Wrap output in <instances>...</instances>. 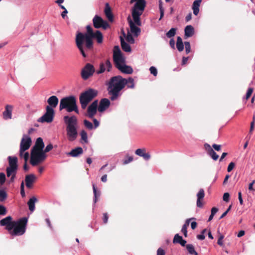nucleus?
<instances>
[{"mask_svg": "<svg viewBox=\"0 0 255 255\" xmlns=\"http://www.w3.org/2000/svg\"><path fill=\"white\" fill-rule=\"evenodd\" d=\"M93 39L96 40L98 44H101L103 42V35L101 32L99 30H96L95 32L90 37L91 43H88L87 41L85 42L83 45V51L84 55H82L83 57L85 58L87 57L88 52L92 50L94 47V43Z\"/></svg>", "mask_w": 255, "mask_h": 255, "instance_id": "423d86ee", "label": "nucleus"}, {"mask_svg": "<svg viewBox=\"0 0 255 255\" xmlns=\"http://www.w3.org/2000/svg\"><path fill=\"white\" fill-rule=\"evenodd\" d=\"M17 169V168L14 167L13 168V167L8 166L6 168V171L7 176L10 177V176H11L10 179V182L13 181L15 176V174L16 173Z\"/></svg>", "mask_w": 255, "mask_h": 255, "instance_id": "4be33fe9", "label": "nucleus"}, {"mask_svg": "<svg viewBox=\"0 0 255 255\" xmlns=\"http://www.w3.org/2000/svg\"><path fill=\"white\" fill-rule=\"evenodd\" d=\"M44 147V144L43 141V139L41 137L37 138L35 144L32 148V150L43 151V148Z\"/></svg>", "mask_w": 255, "mask_h": 255, "instance_id": "412c9836", "label": "nucleus"}, {"mask_svg": "<svg viewBox=\"0 0 255 255\" xmlns=\"http://www.w3.org/2000/svg\"><path fill=\"white\" fill-rule=\"evenodd\" d=\"M87 32L83 33L81 32H77L75 37V43L76 46L82 55H84L83 45L86 41L89 43H91L90 37L95 32L92 27L88 25L86 26Z\"/></svg>", "mask_w": 255, "mask_h": 255, "instance_id": "20e7f679", "label": "nucleus"}, {"mask_svg": "<svg viewBox=\"0 0 255 255\" xmlns=\"http://www.w3.org/2000/svg\"><path fill=\"white\" fill-rule=\"evenodd\" d=\"M13 107L10 105L5 106V110L3 112V118L4 120L11 119L12 118V111Z\"/></svg>", "mask_w": 255, "mask_h": 255, "instance_id": "aec40b11", "label": "nucleus"}, {"mask_svg": "<svg viewBox=\"0 0 255 255\" xmlns=\"http://www.w3.org/2000/svg\"><path fill=\"white\" fill-rule=\"evenodd\" d=\"M63 121L66 125V130L67 138L70 141H74L78 136V120L75 116H65Z\"/></svg>", "mask_w": 255, "mask_h": 255, "instance_id": "7ed1b4c3", "label": "nucleus"}, {"mask_svg": "<svg viewBox=\"0 0 255 255\" xmlns=\"http://www.w3.org/2000/svg\"><path fill=\"white\" fill-rule=\"evenodd\" d=\"M58 99L56 96H52L47 100V103L48 104L47 106H50L54 109V108H56L58 105Z\"/></svg>", "mask_w": 255, "mask_h": 255, "instance_id": "5701e85b", "label": "nucleus"}, {"mask_svg": "<svg viewBox=\"0 0 255 255\" xmlns=\"http://www.w3.org/2000/svg\"><path fill=\"white\" fill-rule=\"evenodd\" d=\"M184 45L185 47V51L186 54H188L191 50V46L190 42L188 41H185L184 42Z\"/></svg>", "mask_w": 255, "mask_h": 255, "instance_id": "de8ad7c7", "label": "nucleus"}, {"mask_svg": "<svg viewBox=\"0 0 255 255\" xmlns=\"http://www.w3.org/2000/svg\"><path fill=\"white\" fill-rule=\"evenodd\" d=\"M110 105V100L107 98L102 99L100 102L98 110L100 112H103L108 109Z\"/></svg>", "mask_w": 255, "mask_h": 255, "instance_id": "f3484780", "label": "nucleus"}, {"mask_svg": "<svg viewBox=\"0 0 255 255\" xmlns=\"http://www.w3.org/2000/svg\"><path fill=\"white\" fill-rule=\"evenodd\" d=\"M12 217L10 216H7L6 217L1 219L0 221V226H6L9 223L12 221Z\"/></svg>", "mask_w": 255, "mask_h": 255, "instance_id": "72a5a7b5", "label": "nucleus"}, {"mask_svg": "<svg viewBox=\"0 0 255 255\" xmlns=\"http://www.w3.org/2000/svg\"><path fill=\"white\" fill-rule=\"evenodd\" d=\"M126 78L121 76L112 77L107 84L108 94L110 96V100L115 101L117 100L121 95V91L126 85Z\"/></svg>", "mask_w": 255, "mask_h": 255, "instance_id": "f03ea898", "label": "nucleus"}, {"mask_svg": "<svg viewBox=\"0 0 255 255\" xmlns=\"http://www.w3.org/2000/svg\"><path fill=\"white\" fill-rule=\"evenodd\" d=\"M92 186L94 195V202L95 204L97 202L98 198H99L101 195V192L100 191H97L96 186L94 184H92Z\"/></svg>", "mask_w": 255, "mask_h": 255, "instance_id": "f704fd0d", "label": "nucleus"}, {"mask_svg": "<svg viewBox=\"0 0 255 255\" xmlns=\"http://www.w3.org/2000/svg\"><path fill=\"white\" fill-rule=\"evenodd\" d=\"M54 115V110L50 106H46V112L38 119L37 122L41 123H50L53 121Z\"/></svg>", "mask_w": 255, "mask_h": 255, "instance_id": "9b49d317", "label": "nucleus"}, {"mask_svg": "<svg viewBox=\"0 0 255 255\" xmlns=\"http://www.w3.org/2000/svg\"><path fill=\"white\" fill-rule=\"evenodd\" d=\"M133 160V157L132 156H129L128 157V159H126L124 161L123 164H127L129 163V162H131Z\"/></svg>", "mask_w": 255, "mask_h": 255, "instance_id": "69168bd1", "label": "nucleus"}, {"mask_svg": "<svg viewBox=\"0 0 255 255\" xmlns=\"http://www.w3.org/2000/svg\"><path fill=\"white\" fill-rule=\"evenodd\" d=\"M65 109L67 112H75L79 113L76 104V100L74 96H69L61 99L59 104V110Z\"/></svg>", "mask_w": 255, "mask_h": 255, "instance_id": "39448f33", "label": "nucleus"}, {"mask_svg": "<svg viewBox=\"0 0 255 255\" xmlns=\"http://www.w3.org/2000/svg\"><path fill=\"white\" fill-rule=\"evenodd\" d=\"M6 208L2 205H0V216H4L6 214Z\"/></svg>", "mask_w": 255, "mask_h": 255, "instance_id": "8fccbe9b", "label": "nucleus"}, {"mask_svg": "<svg viewBox=\"0 0 255 255\" xmlns=\"http://www.w3.org/2000/svg\"><path fill=\"white\" fill-rule=\"evenodd\" d=\"M126 39L128 42L130 43H133L134 42V38H133L132 35L129 32L127 34Z\"/></svg>", "mask_w": 255, "mask_h": 255, "instance_id": "09e8293b", "label": "nucleus"}, {"mask_svg": "<svg viewBox=\"0 0 255 255\" xmlns=\"http://www.w3.org/2000/svg\"><path fill=\"white\" fill-rule=\"evenodd\" d=\"M235 164L233 162H231L229 163L228 165V168H227V171L228 172H231L233 168L235 167Z\"/></svg>", "mask_w": 255, "mask_h": 255, "instance_id": "13d9d810", "label": "nucleus"}, {"mask_svg": "<svg viewBox=\"0 0 255 255\" xmlns=\"http://www.w3.org/2000/svg\"><path fill=\"white\" fill-rule=\"evenodd\" d=\"M93 23L94 27L97 29L103 28L104 29H106L110 26L107 21L98 15H96L93 18Z\"/></svg>", "mask_w": 255, "mask_h": 255, "instance_id": "4468645a", "label": "nucleus"}, {"mask_svg": "<svg viewBox=\"0 0 255 255\" xmlns=\"http://www.w3.org/2000/svg\"><path fill=\"white\" fill-rule=\"evenodd\" d=\"M84 125L89 130L94 129V126L93 124L90 122V121L84 120L83 121Z\"/></svg>", "mask_w": 255, "mask_h": 255, "instance_id": "a19ab883", "label": "nucleus"}, {"mask_svg": "<svg viewBox=\"0 0 255 255\" xmlns=\"http://www.w3.org/2000/svg\"><path fill=\"white\" fill-rule=\"evenodd\" d=\"M173 243L174 244H179L181 246L184 247L185 246L186 243V241L183 239L182 237L179 235V234H177L174 236Z\"/></svg>", "mask_w": 255, "mask_h": 255, "instance_id": "c85d7f7f", "label": "nucleus"}, {"mask_svg": "<svg viewBox=\"0 0 255 255\" xmlns=\"http://www.w3.org/2000/svg\"><path fill=\"white\" fill-rule=\"evenodd\" d=\"M93 123H94V129H96L100 125L99 122L96 119H93Z\"/></svg>", "mask_w": 255, "mask_h": 255, "instance_id": "0e129e2a", "label": "nucleus"}, {"mask_svg": "<svg viewBox=\"0 0 255 255\" xmlns=\"http://www.w3.org/2000/svg\"><path fill=\"white\" fill-rule=\"evenodd\" d=\"M37 201V199L34 196L32 197L28 200L27 205L31 212H33L35 210V204Z\"/></svg>", "mask_w": 255, "mask_h": 255, "instance_id": "cd10ccee", "label": "nucleus"}, {"mask_svg": "<svg viewBox=\"0 0 255 255\" xmlns=\"http://www.w3.org/2000/svg\"><path fill=\"white\" fill-rule=\"evenodd\" d=\"M159 8L160 11V18L159 20H160L164 16V9L162 7V2L160 1L159 4Z\"/></svg>", "mask_w": 255, "mask_h": 255, "instance_id": "3c124183", "label": "nucleus"}, {"mask_svg": "<svg viewBox=\"0 0 255 255\" xmlns=\"http://www.w3.org/2000/svg\"><path fill=\"white\" fill-rule=\"evenodd\" d=\"M46 157V155L44 152L31 150L30 164L33 166H36L43 161Z\"/></svg>", "mask_w": 255, "mask_h": 255, "instance_id": "1a4fd4ad", "label": "nucleus"}, {"mask_svg": "<svg viewBox=\"0 0 255 255\" xmlns=\"http://www.w3.org/2000/svg\"><path fill=\"white\" fill-rule=\"evenodd\" d=\"M108 218H109V217H108V214L106 213H104V214H103V222H104V223L106 224L108 222Z\"/></svg>", "mask_w": 255, "mask_h": 255, "instance_id": "338daca9", "label": "nucleus"}, {"mask_svg": "<svg viewBox=\"0 0 255 255\" xmlns=\"http://www.w3.org/2000/svg\"><path fill=\"white\" fill-rule=\"evenodd\" d=\"M5 175L4 173H0V185H2L5 181Z\"/></svg>", "mask_w": 255, "mask_h": 255, "instance_id": "864d4df0", "label": "nucleus"}, {"mask_svg": "<svg viewBox=\"0 0 255 255\" xmlns=\"http://www.w3.org/2000/svg\"><path fill=\"white\" fill-rule=\"evenodd\" d=\"M36 177L33 174H30L25 176V182L27 188H31L33 183L36 181Z\"/></svg>", "mask_w": 255, "mask_h": 255, "instance_id": "a211bd4d", "label": "nucleus"}, {"mask_svg": "<svg viewBox=\"0 0 255 255\" xmlns=\"http://www.w3.org/2000/svg\"><path fill=\"white\" fill-rule=\"evenodd\" d=\"M98 92L97 90L89 88L80 95L79 100L83 109H85L89 103L98 95Z\"/></svg>", "mask_w": 255, "mask_h": 255, "instance_id": "0eeeda50", "label": "nucleus"}, {"mask_svg": "<svg viewBox=\"0 0 255 255\" xmlns=\"http://www.w3.org/2000/svg\"><path fill=\"white\" fill-rule=\"evenodd\" d=\"M22 158H23L24 160H25V163L23 165V169L25 171H27L28 170L29 168L27 166V161L28 160V159L29 158V153L28 152H25L24 153V155L23 156V157Z\"/></svg>", "mask_w": 255, "mask_h": 255, "instance_id": "4c0bfd02", "label": "nucleus"}, {"mask_svg": "<svg viewBox=\"0 0 255 255\" xmlns=\"http://www.w3.org/2000/svg\"><path fill=\"white\" fill-rule=\"evenodd\" d=\"M53 145L51 143H49L46 146L43 152H44L45 153L46 152H48L49 151H50L53 148Z\"/></svg>", "mask_w": 255, "mask_h": 255, "instance_id": "bf43d9fd", "label": "nucleus"}, {"mask_svg": "<svg viewBox=\"0 0 255 255\" xmlns=\"http://www.w3.org/2000/svg\"><path fill=\"white\" fill-rule=\"evenodd\" d=\"M15 222L16 221H11L10 223H9L8 225H7L5 226V229L6 230H7L9 232V233L11 235V232L12 231V230L14 229V227L15 225Z\"/></svg>", "mask_w": 255, "mask_h": 255, "instance_id": "ea45409f", "label": "nucleus"}, {"mask_svg": "<svg viewBox=\"0 0 255 255\" xmlns=\"http://www.w3.org/2000/svg\"><path fill=\"white\" fill-rule=\"evenodd\" d=\"M8 163L9 167L17 168V158L15 156H8Z\"/></svg>", "mask_w": 255, "mask_h": 255, "instance_id": "7c9ffc66", "label": "nucleus"}, {"mask_svg": "<svg viewBox=\"0 0 255 255\" xmlns=\"http://www.w3.org/2000/svg\"><path fill=\"white\" fill-rule=\"evenodd\" d=\"M229 197H230V195L228 193L226 192V193H225L223 195V200L226 202H228L229 200Z\"/></svg>", "mask_w": 255, "mask_h": 255, "instance_id": "052dcab7", "label": "nucleus"}, {"mask_svg": "<svg viewBox=\"0 0 255 255\" xmlns=\"http://www.w3.org/2000/svg\"><path fill=\"white\" fill-rule=\"evenodd\" d=\"M201 0H196L193 2L192 9L194 15H197L199 12V7L201 3Z\"/></svg>", "mask_w": 255, "mask_h": 255, "instance_id": "c756f323", "label": "nucleus"}, {"mask_svg": "<svg viewBox=\"0 0 255 255\" xmlns=\"http://www.w3.org/2000/svg\"><path fill=\"white\" fill-rule=\"evenodd\" d=\"M224 238V236L223 235L220 234L219 236V237L218 238V240L217 244L221 247L223 246V245H224L223 242V240Z\"/></svg>", "mask_w": 255, "mask_h": 255, "instance_id": "4d7b16f0", "label": "nucleus"}, {"mask_svg": "<svg viewBox=\"0 0 255 255\" xmlns=\"http://www.w3.org/2000/svg\"><path fill=\"white\" fill-rule=\"evenodd\" d=\"M145 151V150L144 148H138L135 150V153L136 155L141 157V155H142Z\"/></svg>", "mask_w": 255, "mask_h": 255, "instance_id": "6e6d98bb", "label": "nucleus"}, {"mask_svg": "<svg viewBox=\"0 0 255 255\" xmlns=\"http://www.w3.org/2000/svg\"><path fill=\"white\" fill-rule=\"evenodd\" d=\"M7 194L3 190H0V202H3L6 198Z\"/></svg>", "mask_w": 255, "mask_h": 255, "instance_id": "c03bdc74", "label": "nucleus"}, {"mask_svg": "<svg viewBox=\"0 0 255 255\" xmlns=\"http://www.w3.org/2000/svg\"><path fill=\"white\" fill-rule=\"evenodd\" d=\"M176 28H171L166 34V35L168 38L173 37L176 34Z\"/></svg>", "mask_w": 255, "mask_h": 255, "instance_id": "79ce46f5", "label": "nucleus"}, {"mask_svg": "<svg viewBox=\"0 0 255 255\" xmlns=\"http://www.w3.org/2000/svg\"><path fill=\"white\" fill-rule=\"evenodd\" d=\"M253 91H254L253 88L250 87L248 89L247 92L246 93V100H248L250 97V96H251V95L252 94V93L253 92Z\"/></svg>", "mask_w": 255, "mask_h": 255, "instance_id": "603ef678", "label": "nucleus"}, {"mask_svg": "<svg viewBox=\"0 0 255 255\" xmlns=\"http://www.w3.org/2000/svg\"><path fill=\"white\" fill-rule=\"evenodd\" d=\"M104 13L109 21H112L113 20V15L109 3H106L105 4Z\"/></svg>", "mask_w": 255, "mask_h": 255, "instance_id": "393cba45", "label": "nucleus"}, {"mask_svg": "<svg viewBox=\"0 0 255 255\" xmlns=\"http://www.w3.org/2000/svg\"><path fill=\"white\" fill-rule=\"evenodd\" d=\"M127 81L126 85L128 88H133L134 87V80L133 78L129 77L128 79H126Z\"/></svg>", "mask_w": 255, "mask_h": 255, "instance_id": "58836bf2", "label": "nucleus"}, {"mask_svg": "<svg viewBox=\"0 0 255 255\" xmlns=\"http://www.w3.org/2000/svg\"><path fill=\"white\" fill-rule=\"evenodd\" d=\"M134 3L131 8V14L134 22L130 20L129 24L131 32L137 36L140 32V29L136 26L135 24L138 26H140L141 24L140 16L144 10L146 1L145 0H130V3Z\"/></svg>", "mask_w": 255, "mask_h": 255, "instance_id": "f257e3e1", "label": "nucleus"}, {"mask_svg": "<svg viewBox=\"0 0 255 255\" xmlns=\"http://www.w3.org/2000/svg\"><path fill=\"white\" fill-rule=\"evenodd\" d=\"M192 219H194V218L188 219L186 220L185 222V224L182 226L181 229V232L183 233L184 236L186 237L187 236V226L189 224L190 221Z\"/></svg>", "mask_w": 255, "mask_h": 255, "instance_id": "e433bc0d", "label": "nucleus"}, {"mask_svg": "<svg viewBox=\"0 0 255 255\" xmlns=\"http://www.w3.org/2000/svg\"><path fill=\"white\" fill-rule=\"evenodd\" d=\"M95 71L94 66L90 63H87L82 69L81 76L82 78L86 80L93 76Z\"/></svg>", "mask_w": 255, "mask_h": 255, "instance_id": "ddd939ff", "label": "nucleus"}, {"mask_svg": "<svg viewBox=\"0 0 255 255\" xmlns=\"http://www.w3.org/2000/svg\"><path fill=\"white\" fill-rule=\"evenodd\" d=\"M117 69L121 71L122 73L125 74H130L133 72V69L131 67L126 65L125 63L122 65L120 66Z\"/></svg>", "mask_w": 255, "mask_h": 255, "instance_id": "b1692460", "label": "nucleus"}, {"mask_svg": "<svg viewBox=\"0 0 255 255\" xmlns=\"http://www.w3.org/2000/svg\"><path fill=\"white\" fill-rule=\"evenodd\" d=\"M149 71L151 74H152L153 76H156L157 75V69L154 67L151 66L149 68Z\"/></svg>", "mask_w": 255, "mask_h": 255, "instance_id": "5fc2aeb1", "label": "nucleus"}, {"mask_svg": "<svg viewBox=\"0 0 255 255\" xmlns=\"http://www.w3.org/2000/svg\"><path fill=\"white\" fill-rule=\"evenodd\" d=\"M27 221L28 219L26 217H23L16 221L15 225L11 232V235L12 236L23 235L26 231Z\"/></svg>", "mask_w": 255, "mask_h": 255, "instance_id": "6e6552de", "label": "nucleus"}, {"mask_svg": "<svg viewBox=\"0 0 255 255\" xmlns=\"http://www.w3.org/2000/svg\"><path fill=\"white\" fill-rule=\"evenodd\" d=\"M186 249L190 255H193L195 253L196 251L195 250L194 246L192 244H187L186 246Z\"/></svg>", "mask_w": 255, "mask_h": 255, "instance_id": "37998d69", "label": "nucleus"}, {"mask_svg": "<svg viewBox=\"0 0 255 255\" xmlns=\"http://www.w3.org/2000/svg\"><path fill=\"white\" fill-rule=\"evenodd\" d=\"M213 148L216 151H219L221 149V145L217 144H213L212 145Z\"/></svg>", "mask_w": 255, "mask_h": 255, "instance_id": "e2e57ef3", "label": "nucleus"}, {"mask_svg": "<svg viewBox=\"0 0 255 255\" xmlns=\"http://www.w3.org/2000/svg\"><path fill=\"white\" fill-rule=\"evenodd\" d=\"M98 100L94 101L92 104L88 107L87 109V116L89 118L92 119L97 113L98 108Z\"/></svg>", "mask_w": 255, "mask_h": 255, "instance_id": "2eb2a0df", "label": "nucleus"}, {"mask_svg": "<svg viewBox=\"0 0 255 255\" xmlns=\"http://www.w3.org/2000/svg\"><path fill=\"white\" fill-rule=\"evenodd\" d=\"M205 196L204 191L203 189H200L199 191L197 194V206L199 208L203 207V203L201 202V200H203Z\"/></svg>", "mask_w": 255, "mask_h": 255, "instance_id": "a878e982", "label": "nucleus"}, {"mask_svg": "<svg viewBox=\"0 0 255 255\" xmlns=\"http://www.w3.org/2000/svg\"><path fill=\"white\" fill-rule=\"evenodd\" d=\"M204 147L208 154L214 160H217L218 159L219 155L215 152L209 144L207 143H205Z\"/></svg>", "mask_w": 255, "mask_h": 255, "instance_id": "dca6fc26", "label": "nucleus"}, {"mask_svg": "<svg viewBox=\"0 0 255 255\" xmlns=\"http://www.w3.org/2000/svg\"><path fill=\"white\" fill-rule=\"evenodd\" d=\"M157 255H165L164 251L161 248H159L157 251Z\"/></svg>", "mask_w": 255, "mask_h": 255, "instance_id": "774afa93", "label": "nucleus"}, {"mask_svg": "<svg viewBox=\"0 0 255 255\" xmlns=\"http://www.w3.org/2000/svg\"><path fill=\"white\" fill-rule=\"evenodd\" d=\"M113 60L117 68L126 63L125 58L122 54L118 46H115L114 48Z\"/></svg>", "mask_w": 255, "mask_h": 255, "instance_id": "9d476101", "label": "nucleus"}, {"mask_svg": "<svg viewBox=\"0 0 255 255\" xmlns=\"http://www.w3.org/2000/svg\"><path fill=\"white\" fill-rule=\"evenodd\" d=\"M141 156L145 160H148L150 158V155L148 153H146L145 151Z\"/></svg>", "mask_w": 255, "mask_h": 255, "instance_id": "680f3d73", "label": "nucleus"}, {"mask_svg": "<svg viewBox=\"0 0 255 255\" xmlns=\"http://www.w3.org/2000/svg\"><path fill=\"white\" fill-rule=\"evenodd\" d=\"M80 135L81 137V141L83 143H88V135L87 132L85 130H82L80 132Z\"/></svg>", "mask_w": 255, "mask_h": 255, "instance_id": "c9c22d12", "label": "nucleus"}, {"mask_svg": "<svg viewBox=\"0 0 255 255\" xmlns=\"http://www.w3.org/2000/svg\"><path fill=\"white\" fill-rule=\"evenodd\" d=\"M194 33V29L193 27L189 25L186 26L184 29V36L186 38H188L192 36Z\"/></svg>", "mask_w": 255, "mask_h": 255, "instance_id": "bb28decb", "label": "nucleus"}, {"mask_svg": "<svg viewBox=\"0 0 255 255\" xmlns=\"http://www.w3.org/2000/svg\"><path fill=\"white\" fill-rule=\"evenodd\" d=\"M32 141L31 139L27 135L24 134L21 140L19 149V156L22 158L25 151L30 147Z\"/></svg>", "mask_w": 255, "mask_h": 255, "instance_id": "f8f14e48", "label": "nucleus"}, {"mask_svg": "<svg viewBox=\"0 0 255 255\" xmlns=\"http://www.w3.org/2000/svg\"><path fill=\"white\" fill-rule=\"evenodd\" d=\"M121 46L124 51L125 52H130L131 49L130 46L126 42L123 38L121 37Z\"/></svg>", "mask_w": 255, "mask_h": 255, "instance_id": "2f4dec72", "label": "nucleus"}, {"mask_svg": "<svg viewBox=\"0 0 255 255\" xmlns=\"http://www.w3.org/2000/svg\"><path fill=\"white\" fill-rule=\"evenodd\" d=\"M176 47L178 50L180 52L182 51L184 49V44L182 39L180 36H178L176 42Z\"/></svg>", "mask_w": 255, "mask_h": 255, "instance_id": "473e14b6", "label": "nucleus"}, {"mask_svg": "<svg viewBox=\"0 0 255 255\" xmlns=\"http://www.w3.org/2000/svg\"><path fill=\"white\" fill-rule=\"evenodd\" d=\"M83 153V148L81 147H77L74 149H72L69 152H68L67 155L73 157H77L80 156Z\"/></svg>", "mask_w": 255, "mask_h": 255, "instance_id": "6ab92c4d", "label": "nucleus"}, {"mask_svg": "<svg viewBox=\"0 0 255 255\" xmlns=\"http://www.w3.org/2000/svg\"><path fill=\"white\" fill-rule=\"evenodd\" d=\"M106 69L105 64L104 63H102L100 65V69H99V70H98L97 71V73L98 74L103 73L106 71Z\"/></svg>", "mask_w": 255, "mask_h": 255, "instance_id": "a18cd8bd", "label": "nucleus"}, {"mask_svg": "<svg viewBox=\"0 0 255 255\" xmlns=\"http://www.w3.org/2000/svg\"><path fill=\"white\" fill-rule=\"evenodd\" d=\"M104 64L105 65L106 69H107V70L108 72L110 71L112 67V65L111 63L110 62V60L108 59L105 62V63H104Z\"/></svg>", "mask_w": 255, "mask_h": 255, "instance_id": "49530a36", "label": "nucleus"}]
</instances>
